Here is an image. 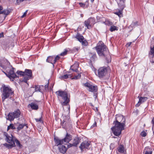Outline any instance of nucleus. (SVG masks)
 Returning a JSON list of instances; mask_svg holds the SVG:
<instances>
[{
	"mask_svg": "<svg viewBox=\"0 0 154 154\" xmlns=\"http://www.w3.org/2000/svg\"><path fill=\"white\" fill-rule=\"evenodd\" d=\"M107 72V67L105 66L101 67L98 70V76L100 78H103L105 76Z\"/></svg>",
	"mask_w": 154,
	"mask_h": 154,
	"instance_id": "8",
	"label": "nucleus"
},
{
	"mask_svg": "<svg viewBox=\"0 0 154 154\" xmlns=\"http://www.w3.org/2000/svg\"><path fill=\"white\" fill-rule=\"evenodd\" d=\"M21 115V112L19 109H17L14 112H10L8 115L7 120L10 121H13L15 118H19Z\"/></svg>",
	"mask_w": 154,
	"mask_h": 154,
	"instance_id": "5",
	"label": "nucleus"
},
{
	"mask_svg": "<svg viewBox=\"0 0 154 154\" xmlns=\"http://www.w3.org/2000/svg\"><path fill=\"white\" fill-rule=\"evenodd\" d=\"M72 139V136L67 133L65 137L63 139L65 143H69Z\"/></svg>",
	"mask_w": 154,
	"mask_h": 154,
	"instance_id": "15",
	"label": "nucleus"
},
{
	"mask_svg": "<svg viewBox=\"0 0 154 154\" xmlns=\"http://www.w3.org/2000/svg\"><path fill=\"white\" fill-rule=\"evenodd\" d=\"M35 91H40L41 89H40V87L38 85H36L35 86Z\"/></svg>",
	"mask_w": 154,
	"mask_h": 154,
	"instance_id": "42",
	"label": "nucleus"
},
{
	"mask_svg": "<svg viewBox=\"0 0 154 154\" xmlns=\"http://www.w3.org/2000/svg\"><path fill=\"white\" fill-rule=\"evenodd\" d=\"M81 42L82 43V45L84 46H86L88 45V42L85 40H83L82 42Z\"/></svg>",
	"mask_w": 154,
	"mask_h": 154,
	"instance_id": "39",
	"label": "nucleus"
},
{
	"mask_svg": "<svg viewBox=\"0 0 154 154\" xmlns=\"http://www.w3.org/2000/svg\"><path fill=\"white\" fill-rule=\"evenodd\" d=\"M144 154H152V149L149 147H145L143 152Z\"/></svg>",
	"mask_w": 154,
	"mask_h": 154,
	"instance_id": "20",
	"label": "nucleus"
},
{
	"mask_svg": "<svg viewBox=\"0 0 154 154\" xmlns=\"http://www.w3.org/2000/svg\"><path fill=\"white\" fill-rule=\"evenodd\" d=\"M67 51H68L67 50L65 49V51L61 53L60 54V55L61 56H65V55H66L67 54Z\"/></svg>",
	"mask_w": 154,
	"mask_h": 154,
	"instance_id": "38",
	"label": "nucleus"
},
{
	"mask_svg": "<svg viewBox=\"0 0 154 154\" xmlns=\"http://www.w3.org/2000/svg\"><path fill=\"white\" fill-rule=\"evenodd\" d=\"M149 56H154V39L150 43V50L149 53Z\"/></svg>",
	"mask_w": 154,
	"mask_h": 154,
	"instance_id": "14",
	"label": "nucleus"
},
{
	"mask_svg": "<svg viewBox=\"0 0 154 154\" xmlns=\"http://www.w3.org/2000/svg\"><path fill=\"white\" fill-rule=\"evenodd\" d=\"M28 106L31 107V108L33 109L37 110L38 109V106L36 103H31L28 105Z\"/></svg>",
	"mask_w": 154,
	"mask_h": 154,
	"instance_id": "25",
	"label": "nucleus"
},
{
	"mask_svg": "<svg viewBox=\"0 0 154 154\" xmlns=\"http://www.w3.org/2000/svg\"><path fill=\"white\" fill-rule=\"evenodd\" d=\"M16 125H18V127L17 129L18 131H20L21 129H22L24 126H26V128H28V126L26 124H20L19 123H17L16 124Z\"/></svg>",
	"mask_w": 154,
	"mask_h": 154,
	"instance_id": "21",
	"label": "nucleus"
},
{
	"mask_svg": "<svg viewBox=\"0 0 154 154\" xmlns=\"http://www.w3.org/2000/svg\"><path fill=\"white\" fill-rule=\"evenodd\" d=\"M117 149L120 153H123L124 152V147L122 145H120L117 148Z\"/></svg>",
	"mask_w": 154,
	"mask_h": 154,
	"instance_id": "26",
	"label": "nucleus"
},
{
	"mask_svg": "<svg viewBox=\"0 0 154 154\" xmlns=\"http://www.w3.org/2000/svg\"><path fill=\"white\" fill-rule=\"evenodd\" d=\"M27 10L24 13V14H23V15H22L21 17L22 18H23V17H25L26 15V14H27Z\"/></svg>",
	"mask_w": 154,
	"mask_h": 154,
	"instance_id": "48",
	"label": "nucleus"
},
{
	"mask_svg": "<svg viewBox=\"0 0 154 154\" xmlns=\"http://www.w3.org/2000/svg\"><path fill=\"white\" fill-rule=\"evenodd\" d=\"M104 23L105 25L109 26H111L112 25V23L108 20H106L105 22H104Z\"/></svg>",
	"mask_w": 154,
	"mask_h": 154,
	"instance_id": "34",
	"label": "nucleus"
},
{
	"mask_svg": "<svg viewBox=\"0 0 154 154\" xmlns=\"http://www.w3.org/2000/svg\"><path fill=\"white\" fill-rule=\"evenodd\" d=\"M121 10H119L118 12H115L114 14L119 16L120 17L122 16V10L120 9Z\"/></svg>",
	"mask_w": 154,
	"mask_h": 154,
	"instance_id": "36",
	"label": "nucleus"
},
{
	"mask_svg": "<svg viewBox=\"0 0 154 154\" xmlns=\"http://www.w3.org/2000/svg\"><path fill=\"white\" fill-rule=\"evenodd\" d=\"M72 75L71 74H66L63 75L61 76L60 77V79H66L68 78H71Z\"/></svg>",
	"mask_w": 154,
	"mask_h": 154,
	"instance_id": "28",
	"label": "nucleus"
},
{
	"mask_svg": "<svg viewBox=\"0 0 154 154\" xmlns=\"http://www.w3.org/2000/svg\"><path fill=\"white\" fill-rule=\"evenodd\" d=\"M60 58V57L58 55H57L56 57H54V63L55 64L57 60H59Z\"/></svg>",
	"mask_w": 154,
	"mask_h": 154,
	"instance_id": "43",
	"label": "nucleus"
},
{
	"mask_svg": "<svg viewBox=\"0 0 154 154\" xmlns=\"http://www.w3.org/2000/svg\"><path fill=\"white\" fill-rule=\"evenodd\" d=\"M3 9V7L2 6H0V13L2 12L1 10H2Z\"/></svg>",
	"mask_w": 154,
	"mask_h": 154,
	"instance_id": "55",
	"label": "nucleus"
},
{
	"mask_svg": "<svg viewBox=\"0 0 154 154\" xmlns=\"http://www.w3.org/2000/svg\"><path fill=\"white\" fill-rule=\"evenodd\" d=\"M139 97V96H138V98Z\"/></svg>",
	"mask_w": 154,
	"mask_h": 154,
	"instance_id": "63",
	"label": "nucleus"
},
{
	"mask_svg": "<svg viewBox=\"0 0 154 154\" xmlns=\"http://www.w3.org/2000/svg\"><path fill=\"white\" fill-rule=\"evenodd\" d=\"M17 72L18 75L24 76V71H17Z\"/></svg>",
	"mask_w": 154,
	"mask_h": 154,
	"instance_id": "37",
	"label": "nucleus"
},
{
	"mask_svg": "<svg viewBox=\"0 0 154 154\" xmlns=\"http://www.w3.org/2000/svg\"><path fill=\"white\" fill-rule=\"evenodd\" d=\"M16 129L14 127V125L13 124H11L9 126H8L7 127V130H8L9 129Z\"/></svg>",
	"mask_w": 154,
	"mask_h": 154,
	"instance_id": "32",
	"label": "nucleus"
},
{
	"mask_svg": "<svg viewBox=\"0 0 154 154\" xmlns=\"http://www.w3.org/2000/svg\"><path fill=\"white\" fill-rule=\"evenodd\" d=\"M148 99V97H140L139 98L138 103L136 105V106L138 107L141 103L146 101Z\"/></svg>",
	"mask_w": 154,
	"mask_h": 154,
	"instance_id": "16",
	"label": "nucleus"
},
{
	"mask_svg": "<svg viewBox=\"0 0 154 154\" xmlns=\"http://www.w3.org/2000/svg\"><path fill=\"white\" fill-rule=\"evenodd\" d=\"M54 140L55 143L56 145L57 146H61V145L64 143V142L63 140V139H61L58 137H54Z\"/></svg>",
	"mask_w": 154,
	"mask_h": 154,
	"instance_id": "12",
	"label": "nucleus"
},
{
	"mask_svg": "<svg viewBox=\"0 0 154 154\" xmlns=\"http://www.w3.org/2000/svg\"><path fill=\"white\" fill-rule=\"evenodd\" d=\"M80 139L78 137H75L73 140L72 143L73 144L74 146L76 147L80 142Z\"/></svg>",
	"mask_w": 154,
	"mask_h": 154,
	"instance_id": "17",
	"label": "nucleus"
},
{
	"mask_svg": "<svg viewBox=\"0 0 154 154\" xmlns=\"http://www.w3.org/2000/svg\"><path fill=\"white\" fill-rule=\"evenodd\" d=\"M4 2H6L7 1H9V0H3Z\"/></svg>",
	"mask_w": 154,
	"mask_h": 154,
	"instance_id": "58",
	"label": "nucleus"
},
{
	"mask_svg": "<svg viewBox=\"0 0 154 154\" xmlns=\"http://www.w3.org/2000/svg\"><path fill=\"white\" fill-rule=\"evenodd\" d=\"M152 129L153 131V133L154 134V127H152Z\"/></svg>",
	"mask_w": 154,
	"mask_h": 154,
	"instance_id": "57",
	"label": "nucleus"
},
{
	"mask_svg": "<svg viewBox=\"0 0 154 154\" xmlns=\"http://www.w3.org/2000/svg\"><path fill=\"white\" fill-rule=\"evenodd\" d=\"M79 5H80V6L84 7L85 6V4L82 3H79Z\"/></svg>",
	"mask_w": 154,
	"mask_h": 154,
	"instance_id": "47",
	"label": "nucleus"
},
{
	"mask_svg": "<svg viewBox=\"0 0 154 154\" xmlns=\"http://www.w3.org/2000/svg\"><path fill=\"white\" fill-rule=\"evenodd\" d=\"M94 0H91V2H93Z\"/></svg>",
	"mask_w": 154,
	"mask_h": 154,
	"instance_id": "60",
	"label": "nucleus"
},
{
	"mask_svg": "<svg viewBox=\"0 0 154 154\" xmlns=\"http://www.w3.org/2000/svg\"><path fill=\"white\" fill-rule=\"evenodd\" d=\"M132 43V42H128L127 44H126V46L127 47H128L129 46H130V45H131Z\"/></svg>",
	"mask_w": 154,
	"mask_h": 154,
	"instance_id": "51",
	"label": "nucleus"
},
{
	"mask_svg": "<svg viewBox=\"0 0 154 154\" xmlns=\"http://www.w3.org/2000/svg\"><path fill=\"white\" fill-rule=\"evenodd\" d=\"M0 67L2 68L3 69H6V67L4 65H3L0 62Z\"/></svg>",
	"mask_w": 154,
	"mask_h": 154,
	"instance_id": "45",
	"label": "nucleus"
},
{
	"mask_svg": "<svg viewBox=\"0 0 154 154\" xmlns=\"http://www.w3.org/2000/svg\"><path fill=\"white\" fill-rule=\"evenodd\" d=\"M80 49V47H75L71 49V52L72 53H74L78 51Z\"/></svg>",
	"mask_w": 154,
	"mask_h": 154,
	"instance_id": "30",
	"label": "nucleus"
},
{
	"mask_svg": "<svg viewBox=\"0 0 154 154\" xmlns=\"http://www.w3.org/2000/svg\"><path fill=\"white\" fill-rule=\"evenodd\" d=\"M79 67V63L78 62H76L71 66V70L77 72L78 71V68Z\"/></svg>",
	"mask_w": 154,
	"mask_h": 154,
	"instance_id": "18",
	"label": "nucleus"
},
{
	"mask_svg": "<svg viewBox=\"0 0 154 154\" xmlns=\"http://www.w3.org/2000/svg\"><path fill=\"white\" fill-rule=\"evenodd\" d=\"M96 55L95 54H94L91 57V59H95V58H96Z\"/></svg>",
	"mask_w": 154,
	"mask_h": 154,
	"instance_id": "49",
	"label": "nucleus"
},
{
	"mask_svg": "<svg viewBox=\"0 0 154 154\" xmlns=\"http://www.w3.org/2000/svg\"><path fill=\"white\" fill-rule=\"evenodd\" d=\"M33 78L32 71L31 69H25L24 71V77L23 82L27 83V80Z\"/></svg>",
	"mask_w": 154,
	"mask_h": 154,
	"instance_id": "6",
	"label": "nucleus"
},
{
	"mask_svg": "<svg viewBox=\"0 0 154 154\" xmlns=\"http://www.w3.org/2000/svg\"><path fill=\"white\" fill-rule=\"evenodd\" d=\"M150 62L152 63H154V56H150Z\"/></svg>",
	"mask_w": 154,
	"mask_h": 154,
	"instance_id": "40",
	"label": "nucleus"
},
{
	"mask_svg": "<svg viewBox=\"0 0 154 154\" xmlns=\"http://www.w3.org/2000/svg\"><path fill=\"white\" fill-rule=\"evenodd\" d=\"M96 48L97 52L100 56H104L106 57L107 63L111 62V57L109 54L108 50L102 41L99 42Z\"/></svg>",
	"mask_w": 154,
	"mask_h": 154,
	"instance_id": "2",
	"label": "nucleus"
},
{
	"mask_svg": "<svg viewBox=\"0 0 154 154\" xmlns=\"http://www.w3.org/2000/svg\"><path fill=\"white\" fill-rule=\"evenodd\" d=\"M28 0L29 1H30L31 0Z\"/></svg>",
	"mask_w": 154,
	"mask_h": 154,
	"instance_id": "64",
	"label": "nucleus"
},
{
	"mask_svg": "<svg viewBox=\"0 0 154 154\" xmlns=\"http://www.w3.org/2000/svg\"><path fill=\"white\" fill-rule=\"evenodd\" d=\"M75 38L80 42H82V41L83 40H84V38L83 36L79 33H77L75 36Z\"/></svg>",
	"mask_w": 154,
	"mask_h": 154,
	"instance_id": "24",
	"label": "nucleus"
},
{
	"mask_svg": "<svg viewBox=\"0 0 154 154\" xmlns=\"http://www.w3.org/2000/svg\"><path fill=\"white\" fill-rule=\"evenodd\" d=\"M4 37V33L3 32L0 33V38Z\"/></svg>",
	"mask_w": 154,
	"mask_h": 154,
	"instance_id": "52",
	"label": "nucleus"
},
{
	"mask_svg": "<svg viewBox=\"0 0 154 154\" xmlns=\"http://www.w3.org/2000/svg\"><path fill=\"white\" fill-rule=\"evenodd\" d=\"M90 142L84 141L83 142L80 146L79 148L81 151H83L84 149H88L90 144Z\"/></svg>",
	"mask_w": 154,
	"mask_h": 154,
	"instance_id": "11",
	"label": "nucleus"
},
{
	"mask_svg": "<svg viewBox=\"0 0 154 154\" xmlns=\"http://www.w3.org/2000/svg\"><path fill=\"white\" fill-rule=\"evenodd\" d=\"M48 84L45 85V90L46 91L47 90H48Z\"/></svg>",
	"mask_w": 154,
	"mask_h": 154,
	"instance_id": "50",
	"label": "nucleus"
},
{
	"mask_svg": "<svg viewBox=\"0 0 154 154\" xmlns=\"http://www.w3.org/2000/svg\"><path fill=\"white\" fill-rule=\"evenodd\" d=\"M109 30L110 31L112 32L115 30H117L118 28L116 26L113 25L110 27Z\"/></svg>",
	"mask_w": 154,
	"mask_h": 154,
	"instance_id": "29",
	"label": "nucleus"
},
{
	"mask_svg": "<svg viewBox=\"0 0 154 154\" xmlns=\"http://www.w3.org/2000/svg\"><path fill=\"white\" fill-rule=\"evenodd\" d=\"M12 1H15V0H12Z\"/></svg>",
	"mask_w": 154,
	"mask_h": 154,
	"instance_id": "61",
	"label": "nucleus"
},
{
	"mask_svg": "<svg viewBox=\"0 0 154 154\" xmlns=\"http://www.w3.org/2000/svg\"><path fill=\"white\" fill-rule=\"evenodd\" d=\"M95 20L94 18H90L85 22V25L88 29H91L95 23Z\"/></svg>",
	"mask_w": 154,
	"mask_h": 154,
	"instance_id": "7",
	"label": "nucleus"
},
{
	"mask_svg": "<svg viewBox=\"0 0 154 154\" xmlns=\"http://www.w3.org/2000/svg\"><path fill=\"white\" fill-rule=\"evenodd\" d=\"M152 124H153V125L152 127H154V117L153 118L152 121Z\"/></svg>",
	"mask_w": 154,
	"mask_h": 154,
	"instance_id": "53",
	"label": "nucleus"
},
{
	"mask_svg": "<svg viewBox=\"0 0 154 154\" xmlns=\"http://www.w3.org/2000/svg\"><path fill=\"white\" fill-rule=\"evenodd\" d=\"M96 125H97L96 122H95L94 123V124H93V127H95V126H96Z\"/></svg>",
	"mask_w": 154,
	"mask_h": 154,
	"instance_id": "56",
	"label": "nucleus"
},
{
	"mask_svg": "<svg viewBox=\"0 0 154 154\" xmlns=\"http://www.w3.org/2000/svg\"><path fill=\"white\" fill-rule=\"evenodd\" d=\"M42 114L41 115V116L40 117L39 119L37 118H35V120L36 121V122H43V121L42 120Z\"/></svg>",
	"mask_w": 154,
	"mask_h": 154,
	"instance_id": "41",
	"label": "nucleus"
},
{
	"mask_svg": "<svg viewBox=\"0 0 154 154\" xmlns=\"http://www.w3.org/2000/svg\"><path fill=\"white\" fill-rule=\"evenodd\" d=\"M58 149L60 152L63 154H64L67 150V149L64 145L60 146H58Z\"/></svg>",
	"mask_w": 154,
	"mask_h": 154,
	"instance_id": "19",
	"label": "nucleus"
},
{
	"mask_svg": "<svg viewBox=\"0 0 154 154\" xmlns=\"http://www.w3.org/2000/svg\"><path fill=\"white\" fill-rule=\"evenodd\" d=\"M125 0H120V2L121 3H119L118 5L120 7V9L121 10H123L124 8L125 5L124 3Z\"/></svg>",
	"mask_w": 154,
	"mask_h": 154,
	"instance_id": "27",
	"label": "nucleus"
},
{
	"mask_svg": "<svg viewBox=\"0 0 154 154\" xmlns=\"http://www.w3.org/2000/svg\"><path fill=\"white\" fill-rule=\"evenodd\" d=\"M81 78V73H78L77 75H75L72 79H77Z\"/></svg>",
	"mask_w": 154,
	"mask_h": 154,
	"instance_id": "35",
	"label": "nucleus"
},
{
	"mask_svg": "<svg viewBox=\"0 0 154 154\" xmlns=\"http://www.w3.org/2000/svg\"><path fill=\"white\" fill-rule=\"evenodd\" d=\"M116 116L115 121L113 123L115 125L111 128V129L115 135L119 137L121 134L122 131L125 129V119L121 115H116Z\"/></svg>",
	"mask_w": 154,
	"mask_h": 154,
	"instance_id": "1",
	"label": "nucleus"
},
{
	"mask_svg": "<svg viewBox=\"0 0 154 154\" xmlns=\"http://www.w3.org/2000/svg\"><path fill=\"white\" fill-rule=\"evenodd\" d=\"M1 89L2 91L3 96L2 99L3 100H5L14 94V92L11 88L8 86L3 85Z\"/></svg>",
	"mask_w": 154,
	"mask_h": 154,
	"instance_id": "4",
	"label": "nucleus"
},
{
	"mask_svg": "<svg viewBox=\"0 0 154 154\" xmlns=\"http://www.w3.org/2000/svg\"><path fill=\"white\" fill-rule=\"evenodd\" d=\"M9 13L10 12L8 10H5L2 11V12L0 13V14H3L5 15H8L9 14Z\"/></svg>",
	"mask_w": 154,
	"mask_h": 154,
	"instance_id": "33",
	"label": "nucleus"
},
{
	"mask_svg": "<svg viewBox=\"0 0 154 154\" xmlns=\"http://www.w3.org/2000/svg\"><path fill=\"white\" fill-rule=\"evenodd\" d=\"M114 137V138H116V137Z\"/></svg>",
	"mask_w": 154,
	"mask_h": 154,
	"instance_id": "62",
	"label": "nucleus"
},
{
	"mask_svg": "<svg viewBox=\"0 0 154 154\" xmlns=\"http://www.w3.org/2000/svg\"><path fill=\"white\" fill-rule=\"evenodd\" d=\"M6 63H7V64L8 65H9L10 64V63H9L7 61H6Z\"/></svg>",
	"mask_w": 154,
	"mask_h": 154,
	"instance_id": "59",
	"label": "nucleus"
},
{
	"mask_svg": "<svg viewBox=\"0 0 154 154\" xmlns=\"http://www.w3.org/2000/svg\"><path fill=\"white\" fill-rule=\"evenodd\" d=\"M84 85L85 87L88 88V90L89 91L96 92L97 91L98 88L96 86L93 85L87 82L84 84Z\"/></svg>",
	"mask_w": 154,
	"mask_h": 154,
	"instance_id": "10",
	"label": "nucleus"
},
{
	"mask_svg": "<svg viewBox=\"0 0 154 154\" xmlns=\"http://www.w3.org/2000/svg\"><path fill=\"white\" fill-rule=\"evenodd\" d=\"M3 145L8 149H11L13 147L16 146L15 143H12L11 144H8L7 143L3 144Z\"/></svg>",
	"mask_w": 154,
	"mask_h": 154,
	"instance_id": "22",
	"label": "nucleus"
},
{
	"mask_svg": "<svg viewBox=\"0 0 154 154\" xmlns=\"http://www.w3.org/2000/svg\"><path fill=\"white\" fill-rule=\"evenodd\" d=\"M58 100L60 101L61 105L67 106L68 111H70V107L69 103L70 101L69 98L68 97V94L67 91H65L59 90L56 92Z\"/></svg>",
	"mask_w": 154,
	"mask_h": 154,
	"instance_id": "3",
	"label": "nucleus"
},
{
	"mask_svg": "<svg viewBox=\"0 0 154 154\" xmlns=\"http://www.w3.org/2000/svg\"><path fill=\"white\" fill-rule=\"evenodd\" d=\"M14 141L17 146H18L20 148H21L22 145L20 144V141L17 139H15L14 140Z\"/></svg>",
	"mask_w": 154,
	"mask_h": 154,
	"instance_id": "31",
	"label": "nucleus"
},
{
	"mask_svg": "<svg viewBox=\"0 0 154 154\" xmlns=\"http://www.w3.org/2000/svg\"><path fill=\"white\" fill-rule=\"evenodd\" d=\"M140 135L143 137H145L146 135V133L145 132V131H142L141 134H140Z\"/></svg>",
	"mask_w": 154,
	"mask_h": 154,
	"instance_id": "44",
	"label": "nucleus"
},
{
	"mask_svg": "<svg viewBox=\"0 0 154 154\" xmlns=\"http://www.w3.org/2000/svg\"><path fill=\"white\" fill-rule=\"evenodd\" d=\"M54 57L53 56H50L48 57L46 61L47 62L51 63L54 65Z\"/></svg>",
	"mask_w": 154,
	"mask_h": 154,
	"instance_id": "23",
	"label": "nucleus"
},
{
	"mask_svg": "<svg viewBox=\"0 0 154 154\" xmlns=\"http://www.w3.org/2000/svg\"><path fill=\"white\" fill-rule=\"evenodd\" d=\"M4 135L6 137L5 140L8 143L10 144H11L12 143H15L12 137L13 136L12 134H11V137L9 136L7 133H5Z\"/></svg>",
	"mask_w": 154,
	"mask_h": 154,
	"instance_id": "13",
	"label": "nucleus"
},
{
	"mask_svg": "<svg viewBox=\"0 0 154 154\" xmlns=\"http://www.w3.org/2000/svg\"><path fill=\"white\" fill-rule=\"evenodd\" d=\"M14 69V68L12 67L9 71H6V73L3 71V72L10 79H11V78L14 79L18 77L15 73Z\"/></svg>",
	"mask_w": 154,
	"mask_h": 154,
	"instance_id": "9",
	"label": "nucleus"
},
{
	"mask_svg": "<svg viewBox=\"0 0 154 154\" xmlns=\"http://www.w3.org/2000/svg\"><path fill=\"white\" fill-rule=\"evenodd\" d=\"M73 146H74V145H73V143H69V144L67 146V147H68V148H69L70 147H72Z\"/></svg>",
	"mask_w": 154,
	"mask_h": 154,
	"instance_id": "46",
	"label": "nucleus"
},
{
	"mask_svg": "<svg viewBox=\"0 0 154 154\" xmlns=\"http://www.w3.org/2000/svg\"><path fill=\"white\" fill-rule=\"evenodd\" d=\"M137 22H134V23H133L131 25H137Z\"/></svg>",
	"mask_w": 154,
	"mask_h": 154,
	"instance_id": "54",
	"label": "nucleus"
}]
</instances>
